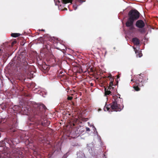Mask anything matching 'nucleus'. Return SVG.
<instances>
[{"mask_svg":"<svg viewBox=\"0 0 158 158\" xmlns=\"http://www.w3.org/2000/svg\"><path fill=\"white\" fill-rule=\"evenodd\" d=\"M26 96L27 97H30V94H28Z\"/></svg>","mask_w":158,"mask_h":158,"instance_id":"nucleus-31","label":"nucleus"},{"mask_svg":"<svg viewBox=\"0 0 158 158\" xmlns=\"http://www.w3.org/2000/svg\"><path fill=\"white\" fill-rule=\"evenodd\" d=\"M21 34L19 33H12L11 35V36L13 37H16L20 35Z\"/></svg>","mask_w":158,"mask_h":158,"instance_id":"nucleus-16","label":"nucleus"},{"mask_svg":"<svg viewBox=\"0 0 158 158\" xmlns=\"http://www.w3.org/2000/svg\"><path fill=\"white\" fill-rule=\"evenodd\" d=\"M41 31H44V30L42 29L41 30Z\"/></svg>","mask_w":158,"mask_h":158,"instance_id":"nucleus-34","label":"nucleus"},{"mask_svg":"<svg viewBox=\"0 0 158 158\" xmlns=\"http://www.w3.org/2000/svg\"><path fill=\"white\" fill-rule=\"evenodd\" d=\"M86 130L87 131H90V129L89 128L86 127Z\"/></svg>","mask_w":158,"mask_h":158,"instance_id":"nucleus-30","label":"nucleus"},{"mask_svg":"<svg viewBox=\"0 0 158 158\" xmlns=\"http://www.w3.org/2000/svg\"><path fill=\"white\" fill-rule=\"evenodd\" d=\"M24 108H25V107L24 108L23 107V110H25Z\"/></svg>","mask_w":158,"mask_h":158,"instance_id":"nucleus-37","label":"nucleus"},{"mask_svg":"<svg viewBox=\"0 0 158 158\" xmlns=\"http://www.w3.org/2000/svg\"><path fill=\"white\" fill-rule=\"evenodd\" d=\"M46 109V107L43 104H38L37 107L34 109L33 112L35 118L37 119L36 123L37 125L47 127L50 124V121L46 119L43 120L42 119L43 118V113Z\"/></svg>","mask_w":158,"mask_h":158,"instance_id":"nucleus-1","label":"nucleus"},{"mask_svg":"<svg viewBox=\"0 0 158 158\" xmlns=\"http://www.w3.org/2000/svg\"><path fill=\"white\" fill-rule=\"evenodd\" d=\"M18 66H22L23 68L24 69L26 72L29 70V69L30 67V66L28 64L26 59L24 58L22 60V62L21 63L17 65Z\"/></svg>","mask_w":158,"mask_h":158,"instance_id":"nucleus-7","label":"nucleus"},{"mask_svg":"<svg viewBox=\"0 0 158 158\" xmlns=\"http://www.w3.org/2000/svg\"><path fill=\"white\" fill-rule=\"evenodd\" d=\"M135 51L137 57H140L142 56V54L141 52V51H138L137 50H135Z\"/></svg>","mask_w":158,"mask_h":158,"instance_id":"nucleus-12","label":"nucleus"},{"mask_svg":"<svg viewBox=\"0 0 158 158\" xmlns=\"http://www.w3.org/2000/svg\"><path fill=\"white\" fill-rule=\"evenodd\" d=\"M22 151V149L19 148L13 149L11 158H23V154Z\"/></svg>","mask_w":158,"mask_h":158,"instance_id":"nucleus-4","label":"nucleus"},{"mask_svg":"<svg viewBox=\"0 0 158 158\" xmlns=\"http://www.w3.org/2000/svg\"><path fill=\"white\" fill-rule=\"evenodd\" d=\"M48 40L49 41H51L52 42H53V43H54V42H55V41L54 40V38H50L48 39Z\"/></svg>","mask_w":158,"mask_h":158,"instance_id":"nucleus-21","label":"nucleus"},{"mask_svg":"<svg viewBox=\"0 0 158 158\" xmlns=\"http://www.w3.org/2000/svg\"><path fill=\"white\" fill-rule=\"evenodd\" d=\"M101 37H99L97 39V41L98 42H99L101 41Z\"/></svg>","mask_w":158,"mask_h":158,"instance_id":"nucleus-26","label":"nucleus"},{"mask_svg":"<svg viewBox=\"0 0 158 158\" xmlns=\"http://www.w3.org/2000/svg\"><path fill=\"white\" fill-rule=\"evenodd\" d=\"M56 48L57 49H60V48H57V47H56Z\"/></svg>","mask_w":158,"mask_h":158,"instance_id":"nucleus-39","label":"nucleus"},{"mask_svg":"<svg viewBox=\"0 0 158 158\" xmlns=\"http://www.w3.org/2000/svg\"><path fill=\"white\" fill-rule=\"evenodd\" d=\"M116 98L115 99L114 102H112L111 105L110 104L109 105L106 104L104 109V111H108L110 112L112 111L111 110H112L115 111H119L121 110L122 109L120 107V105L119 104H118V99L116 97Z\"/></svg>","mask_w":158,"mask_h":158,"instance_id":"nucleus-3","label":"nucleus"},{"mask_svg":"<svg viewBox=\"0 0 158 158\" xmlns=\"http://www.w3.org/2000/svg\"><path fill=\"white\" fill-rule=\"evenodd\" d=\"M43 69L45 71V72H48L49 70V67L48 66L44 65V67H43Z\"/></svg>","mask_w":158,"mask_h":158,"instance_id":"nucleus-17","label":"nucleus"},{"mask_svg":"<svg viewBox=\"0 0 158 158\" xmlns=\"http://www.w3.org/2000/svg\"><path fill=\"white\" fill-rule=\"evenodd\" d=\"M62 72H60V74H62Z\"/></svg>","mask_w":158,"mask_h":158,"instance_id":"nucleus-35","label":"nucleus"},{"mask_svg":"<svg viewBox=\"0 0 158 158\" xmlns=\"http://www.w3.org/2000/svg\"><path fill=\"white\" fill-rule=\"evenodd\" d=\"M139 13L136 10H131L128 13L127 21L128 23L132 24L134 22L139 19L140 16Z\"/></svg>","mask_w":158,"mask_h":158,"instance_id":"nucleus-2","label":"nucleus"},{"mask_svg":"<svg viewBox=\"0 0 158 158\" xmlns=\"http://www.w3.org/2000/svg\"><path fill=\"white\" fill-rule=\"evenodd\" d=\"M135 26L139 29V31L141 33L145 32V30L143 28L145 26L144 22L141 19L138 20L136 21L135 23Z\"/></svg>","mask_w":158,"mask_h":158,"instance_id":"nucleus-5","label":"nucleus"},{"mask_svg":"<svg viewBox=\"0 0 158 158\" xmlns=\"http://www.w3.org/2000/svg\"><path fill=\"white\" fill-rule=\"evenodd\" d=\"M27 111H28V109H27Z\"/></svg>","mask_w":158,"mask_h":158,"instance_id":"nucleus-41","label":"nucleus"},{"mask_svg":"<svg viewBox=\"0 0 158 158\" xmlns=\"http://www.w3.org/2000/svg\"><path fill=\"white\" fill-rule=\"evenodd\" d=\"M73 97L72 96H68L67 98V99L69 100H71L73 99Z\"/></svg>","mask_w":158,"mask_h":158,"instance_id":"nucleus-25","label":"nucleus"},{"mask_svg":"<svg viewBox=\"0 0 158 158\" xmlns=\"http://www.w3.org/2000/svg\"><path fill=\"white\" fill-rule=\"evenodd\" d=\"M73 0H62V2L63 4H66L67 3H72Z\"/></svg>","mask_w":158,"mask_h":158,"instance_id":"nucleus-14","label":"nucleus"},{"mask_svg":"<svg viewBox=\"0 0 158 158\" xmlns=\"http://www.w3.org/2000/svg\"><path fill=\"white\" fill-rule=\"evenodd\" d=\"M26 137V136H25L24 135H23L22 136H20V138L22 140H26L27 139L25 138V137Z\"/></svg>","mask_w":158,"mask_h":158,"instance_id":"nucleus-22","label":"nucleus"},{"mask_svg":"<svg viewBox=\"0 0 158 158\" xmlns=\"http://www.w3.org/2000/svg\"><path fill=\"white\" fill-rule=\"evenodd\" d=\"M128 22H126V27H129V30H132L133 29H135V27L134 26L133 24L134 23H133L131 24H129V23H128Z\"/></svg>","mask_w":158,"mask_h":158,"instance_id":"nucleus-11","label":"nucleus"},{"mask_svg":"<svg viewBox=\"0 0 158 158\" xmlns=\"http://www.w3.org/2000/svg\"><path fill=\"white\" fill-rule=\"evenodd\" d=\"M144 76V74L142 73L138 76L137 79L135 81V85L139 86L140 87L143 86L144 81H143V78Z\"/></svg>","mask_w":158,"mask_h":158,"instance_id":"nucleus-6","label":"nucleus"},{"mask_svg":"<svg viewBox=\"0 0 158 158\" xmlns=\"http://www.w3.org/2000/svg\"><path fill=\"white\" fill-rule=\"evenodd\" d=\"M2 52H3V51L0 49V56L2 55Z\"/></svg>","mask_w":158,"mask_h":158,"instance_id":"nucleus-28","label":"nucleus"},{"mask_svg":"<svg viewBox=\"0 0 158 158\" xmlns=\"http://www.w3.org/2000/svg\"><path fill=\"white\" fill-rule=\"evenodd\" d=\"M60 44V43H59L58 42H56V44Z\"/></svg>","mask_w":158,"mask_h":158,"instance_id":"nucleus-33","label":"nucleus"},{"mask_svg":"<svg viewBox=\"0 0 158 158\" xmlns=\"http://www.w3.org/2000/svg\"><path fill=\"white\" fill-rule=\"evenodd\" d=\"M113 89V88L112 87V86L110 87V86L109 85V87H108V89L110 90L111 89Z\"/></svg>","mask_w":158,"mask_h":158,"instance_id":"nucleus-29","label":"nucleus"},{"mask_svg":"<svg viewBox=\"0 0 158 158\" xmlns=\"http://www.w3.org/2000/svg\"><path fill=\"white\" fill-rule=\"evenodd\" d=\"M105 89V94L106 95H109L111 93V91L110 90H106V89Z\"/></svg>","mask_w":158,"mask_h":158,"instance_id":"nucleus-19","label":"nucleus"},{"mask_svg":"<svg viewBox=\"0 0 158 158\" xmlns=\"http://www.w3.org/2000/svg\"><path fill=\"white\" fill-rule=\"evenodd\" d=\"M16 42L15 41H13L11 43H6L5 44V47L4 48V53L5 54H7L8 52L10 50V48L13 46V45L16 43Z\"/></svg>","mask_w":158,"mask_h":158,"instance_id":"nucleus-8","label":"nucleus"},{"mask_svg":"<svg viewBox=\"0 0 158 158\" xmlns=\"http://www.w3.org/2000/svg\"><path fill=\"white\" fill-rule=\"evenodd\" d=\"M131 81H133V82H135V81H134V80L132 79L131 80Z\"/></svg>","mask_w":158,"mask_h":158,"instance_id":"nucleus-32","label":"nucleus"},{"mask_svg":"<svg viewBox=\"0 0 158 158\" xmlns=\"http://www.w3.org/2000/svg\"><path fill=\"white\" fill-rule=\"evenodd\" d=\"M47 44L45 43H44V45L43 46V48L44 49H47L48 50L50 48V45L48 44Z\"/></svg>","mask_w":158,"mask_h":158,"instance_id":"nucleus-13","label":"nucleus"},{"mask_svg":"<svg viewBox=\"0 0 158 158\" xmlns=\"http://www.w3.org/2000/svg\"><path fill=\"white\" fill-rule=\"evenodd\" d=\"M76 0L77 2H79V3H82V2H83L85 1L84 0Z\"/></svg>","mask_w":158,"mask_h":158,"instance_id":"nucleus-24","label":"nucleus"},{"mask_svg":"<svg viewBox=\"0 0 158 158\" xmlns=\"http://www.w3.org/2000/svg\"><path fill=\"white\" fill-rule=\"evenodd\" d=\"M77 73H81L84 72L81 67H79L78 69H77Z\"/></svg>","mask_w":158,"mask_h":158,"instance_id":"nucleus-18","label":"nucleus"},{"mask_svg":"<svg viewBox=\"0 0 158 158\" xmlns=\"http://www.w3.org/2000/svg\"><path fill=\"white\" fill-rule=\"evenodd\" d=\"M113 85V82H110V84H109V86H110V87L112 86Z\"/></svg>","mask_w":158,"mask_h":158,"instance_id":"nucleus-27","label":"nucleus"},{"mask_svg":"<svg viewBox=\"0 0 158 158\" xmlns=\"http://www.w3.org/2000/svg\"><path fill=\"white\" fill-rule=\"evenodd\" d=\"M56 5H59L60 2L59 0H54Z\"/></svg>","mask_w":158,"mask_h":158,"instance_id":"nucleus-20","label":"nucleus"},{"mask_svg":"<svg viewBox=\"0 0 158 158\" xmlns=\"http://www.w3.org/2000/svg\"><path fill=\"white\" fill-rule=\"evenodd\" d=\"M9 142L10 144L12 143L14 145L19 143L20 141L18 138H15L11 139L9 140Z\"/></svg>","mask_w":158,"mask_h":158,"instance_id":"nucleus-9","label":"nucleus"},{"mask_svg":"<svg viewBox=\"0 0 158 158\" xmlns=\"http://www.w3.org/2000/svg\"><path fill=\"white\" fill-rule=\"evenodd\" d=\"M108 77H110V82H113L114 80V78H113V77H111V75H109Z\"/></svg>","mask_w":158,"mask_h":158,"instance_id":"nucleus-23","label":"nucleus"},{"mask_svg":"<svg viewBox=\"0 0 158 158\" xmlns=\"http://www.w3.org/2000/svg\"><path fill=\"white\" fill-rule=\"evenodd\" d=\"M64 10H67V9L66 8H65L64 9Z\"/></svg>","mask_w":158,"mask_h":158,"instance_id":"nucleus-36","label":"nucleus"},{"mask_svg":"<svg viewBox=\"0 0 158 158\" xmlns=\"http://www.w3.org/2000/svg\"><path fill=\"white\" fill-rule=\"evenodd\" d=\"M77 9V7H76V8L74 9L75 10Z\"/></svg>","mask_w":158,"mask_h":158,"instance_id":"nucleus-40","label":"nucleus"},{"mask_svg":"<svg viewBox=\"0 0 158 158\" xmlns=\"http://www.w3.org/2000/svg\"><path fill=\"white\" fill-rule=\"evenodd\" d=\"M139 87V86L135 85V83L134 84L133 88L135 91H139L140 90V89Z\"/></svg>","mask_w":158,"mask_h":158,"instance_id":"nucleus-15","label":"nucleus"},{"mask_svg":"<svg viewBox=\"0 0 158 158\" xmlns=\"http://www.w3.org/2000/svg\"><path fill=\"white\" fill-rule=\"evenodd\" d=\"M75 124H74V123H73V126H75Z\"/></svg>","mask_w":158,"mask_h":158,"instance_id":"nucleus-38","label":"nucleus"},{"mask_svg":"<svg viewBox=\"0 0 158 158\" xmlns=\"http://www.w3.org/2000/svg\"><path fill=\"white\" fill-rule=\"evenodd\" d=\"M132 42L134 44L138 45L139 44L140 41L137 38H134L132 39Z\"/></svg>","mask_w":158,"mask_h":158,"instance_id":"nucleus-10","label":"nucleus"}]
</instances>
